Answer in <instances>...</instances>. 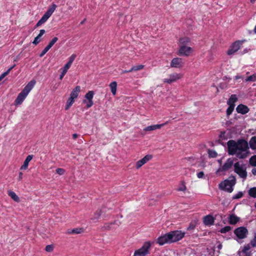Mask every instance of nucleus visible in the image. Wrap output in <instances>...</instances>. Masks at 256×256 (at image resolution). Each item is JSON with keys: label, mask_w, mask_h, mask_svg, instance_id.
I'll return each mask as SVG.
<instances>
[{"label": "nucleus", "mask_w": 256, "mask_h": 256, "mask_svg": "<svg viewBox=\"0 0 256 256\" xmlns=\"http://www.w3.org/2000/svg\"><path fill=\"white\" fill-rule=\"evenodd\" d=\"M76 58V55L74 54H72L69 58L68 62L66 64L68 66L70 67L72 63Z\"/></svg>", "instance_id": "e433bc0d"}, {"label": "nucleus", "mask_w": 256, "mask_h": 256, "mask_svg": "<svg viewBox=\"0 0 256 256\" xmlns=\"http://www.w3.org/2000/svg\"><path fill=\"white\" fill-rule=\"evenodd\" d=\"M52 47V46L48 44L45 48L48 50Z\"/></svg>", "instance_id": "052dcab7"}, {"label": "nucleus", "mask_w": 256, "mask_h": 256, "mask_svg": "<svg viewBox=\"0 0 256 256\" xmlns=\"http://www.w3.org/2000/svg\"><path fill=\"white\" fill-rule=\"evenodd\" d=\"M234 233L238 238L243 239L246 236L248 231L245 227L241 226L236 228Z\"/></svg>", "instance_id": "1a4fd4ad"}, {"label": "nucleus", "mask_w": 256, "mask_h": 256, "mask_svg": "<svg viewBox=\"0 0 256 256\" xmlns=\"http://www.w3.org/2000/svg\"><path fill=\"white\" fill-rule=\"evenodd\" d=\"M228 154L236 155L239 159H244L250 154L248 144L244 140H238L237 141L230 140L227 142Z\"/></svg>", "instance_id": "f257e3e1"}, {"label": "nucleus", "mask_w": 256, "mask_h": 256, "mask_svg": "<svg viewBox=\"0 0 256 256\" xmlns=\"http://www.w3.org/2000/svg\"><path fill=\"white\" fill-rule=\"evenodd\" d=\"M182 76L181 74L173 73L169 75V78H164L163 80L164 82L170 84L177 80H180Z\"/></svg>", "instance_id": "9d476101"}, {"label": "nucleus", "mask_w": 256, "mask_h": 256, "mask_svg": "<svg viewBox=\"0 0 256 256\" xmlns=\"http://www.w3.org/2000/svg\"><path fill=\"white\" fill-rule=\"evenodd\" d=\"M192 52V48L186 46H180L178 52V54L179 56H188L190 55Z\"/></svg>", "instance_id": "ddd939ff"}, {"label": "nucleus", "mask_w": 256, "mask_h": 256, "mask_svg": "<svg viewBox=\"0 0 256 256\" xmlns=\"http://www.w3.org/2000/svg\"><path fill=\"white\" fill-rule=\"evenodd\" d=\"M196 224H197V222L196 221L194 220V221L192 222L188 226V227L187 230H194L196 228Z\"/></svg>", "instance_id": "a19ab883"}, {"label": "nucleus", "mask_w": 256, "mask_h": 256, "mask_svg": "<svg viewBox=\"0 0 256 256\" xmlns=\"http://www.w3.org/2000/svg\"><path fill=\"white\" fill-rule=\"evenodd\" d=\"M110 88L112 93V94L113 95H115L116 94V88H117L116 82H112L110 84Z\"/></svg>", "instance_id": "bb28decb"}, {"label": "nucleus", "mask_w": 256, "mask_h": 256, "mask_svg": "<svg viewBox=\"0 0 256 256\" xmlns=\"http://www.w3.org/2000/svg\"><path fill=\"white\" fill-rule=\"evenodd\" d=\"M236 184V178L234 176H230L229 179L226 180L219 184V188L222 190L232 192L233 190V186Z\"/></svg>", "instance_id": "20e7f679"}, {"label": "nucleus", "mask_w": 256, "mask_h": 256, "mask_svg": "<svg viewBox=\"0 0 256 256\" xmlns=\"http://www.w3.org/2000/svg\"><path fill=\"white\" fill-rule=\"evenodd\" d=\"M236 110L238 113L244 114L248 112L249 108L247 106L242 104H240L236 107Z\"/></svg>", "instance_id": "a211bd4d"}, {"label": "nucleus", "mask_w": 256, "mask_h": 256, "mask_svg": "<svg viewBox=\"0 0 256 256\" xmlns=\"http://www.w3.org/2000/svg\"><path fill=\"white\" fill-rule=\"evenodd\" d=\"M144 68V66L142 64L134 66L130 68V70H132V72L133 71H138V70L143 69Z\"/></svg>", "instance_id": "f704fd0d"}, {"label": "nucleus", "mask_w": 256, "mask_h": 256, "mask_svg": "<svg viewBox=\"0 0 256 256\" xmlns=\"http://www.w3.org/2000/svg\"><path fill=\"white\" fill-rule=\"evenodd\" d=\"M184 66V62L182 58H176L172 60L170 63L172 68H180Z\"/></svg>", "instance_id": "4468645a"}, {"label": "nucleus", "mask_w": 256, "mask_h": 256, "mask_svg": "<svg viewBox=\"0 0 256 256\" xmlns=\"http://www.w3.org/2000/svg\"><path fill=\"white\" fill-rule=\"evenodd\" d=\"M186 190V186L185 184V182L184 181H182L179 184L177 190L179 192H184Z\"/></svg>", "instance_id": "c85d7f7f"}, {"label": "nucleus", "mask_w": 256, "mask_h": 256, "mask_svg": "<svg viewBox=\"0 0 256 256\" xmlns=\"http://www.w3.org/2000/svg\"><path fill=\"white\" fill-rule=\"evenodd\" d=\"M250 146L252 150H256V136L251 138L249 142Z\"/></svg>", "instance_id": "a878e982"}, {"label": "nucleus", "mask_w": 256, "mask_h": 256, "mask_svg": "<svg viewBox=\"0 0 256 256\" xmlns=\"http://www.w3.org/2000/svg\"><path fill=\"white\" fill-rule=\"evenodd\" d=\"M244 195V194L242 192H239L236 194L232 196L233 199H238L240 198H241Z\"/></svg>", "instance_id": "37998d69"}, {"label": "nucleus", "mask_w": 256, "mask_h": 256, "mask_svg": "<svg viewBox=\"0 0 256 256\" xmlns=\"http://www.w3.org/2000/svg\"><path fill=\"white\" fill-rule=\"evenodd\" d=\"M56 172L59 175H63L65 172V170L62 168H58L56 170Z\"/></svg>", "instance_id": "a18cd8bd"}, {"label": "nucleus", "mask_w": 256, "mask_h": 256, "mask_svg": "<svg viewBox=\"0 0 256 256\" xmlns=\"http://www.w3.org/2000/svg\"><path fill=\"white\" fill-rule=\"evenodd\" d=\"M233 165L234 166V160L232 158H228L224 164L218 168V172L228 171Z\"/></svg>", "instance_id": "9b49d317"}, {"label": "nucleus", "mask_w": 256, "mask_h": 256, "mask_svg": "<svg viewBox=\"0 0 256 256\" xmlns=\"http://www.w3.org/2000/svg\"><path fill=\"white\" fill-rule=\"evenodd\" d=\"M234 172L237 174L239 176L244 180L247 177V172L246 168L243 164H240L239 162L234 164Z\"/></svg>", "instance_id": "423d86ee"}, {"label": "nucleus", "mask_w": 256, "mask_h": 256, "mask_svg": "<svg viewBox=\"0 0 256 256\" xmlns=\"http://www.w3.org/2000/svg\"><path fill=\"white\" fill-rule=\"evenodd\" d=\"M250 245L253 246H256V236H255L254 238L250 241Z\"/></svg>", "instance_id": "8fccbe9b"}, {"label": "nucleus", "mask_w": 256, "mask_h": 256, "mask_svg": "<svg viewBox=\"0 0 256 256\" xmlns=\"http://www.w3.org/2000/svg\"><path fill=\"white\" fill-rule=\"evenodd\" d=\"M132 72V70H130V69L129 70H122V73L124 74V73H128V72Z\"/></svg>", "instance_id": "13d9d810"}, {"label": "nucleus", "mask_w": 256, "mask_h": 256, "mask_svg": "<svg viewBox=\"0 0 256 256\" xmlns=\"http://www.w3.org/2000/svg\"><path fill=\"white\" fill-rule=\"evenodd\" d=\"M85 20H83L80 22V24H83L84 23V22H85Z\"/></svg>", "instance_id": "0e129e2a"}, {"label": "nucleus", "mask_w": 256, "mask_h": 256, "mask_svg": "<svg viewBox=\"0 0 256 256\" xmlns=\"http://www.w3.org/2000/svg\"><path fill=\"white\" fill-rule=\"evenodd\" d=\"M252 254H246L244 256H250Z\"/></svg>", "instance_id": "e2e57ef3"}, {"label": "nucleus", "mask_w": 256, "mask_h": 256, "mask_svg": "<svg viewBox=\"0 0 256 256\" xmlns=\"http://www.w3.org/2000/svg\"><path fill=\"white\" fill-rule=\"evenodd\" d=\"M152 244L150 242H146L140 248L136 250L133 256H146L149 254Z\"/></svg>", "instance_id": "0eeeda50"}, {"label": "nucleus", "mask_w": 256, "mask_h": 256, "mask_svg": "<svg viewBox=\"0 0 256 256\" xmlns=\"http://www.w3.org/2000/svg\"><path fill=\"white\" fill-rule=\"evenodd\" d=\"M23 174L22 172H19L18 180H20L22 178Z\"/></svg>", "instance_id": "5fc2aeb1"}, {"label": "nucleus", "mask_w": 256, "mask_h": 256, "mask_svg": "<svg viewBox=\"0 0 256 256\" xmlns=\"http://www.w3.org/2000/svg\"><path fill=\"white\" fill-rule=\"evenodd\" d=\"M74 98H70V97L67 102H66V107H65V110H68L69 109V108L72 106V104H74Z\"/></svg>", "instance_id": "c756f323"}, {"label": "nucleus", "mask_w": 256, "mask_h": 256, "mask_svg": "<svg viewBox=\"0 0 256 256\" xmlns=\"http://www.w3.org/2000/svg\"><path fill=\"white\" fill-rule=\"evenodd\" d=\"M179 42L181 46H186L190 42V40L187 37H184L180 38Z\"/></svg>", "instance_id": "7c9ffc66"}, {"label": "nucleus", "mask_w": 256, "mask_h": 256, "mask_svg": "<svg viewBox=\"0 0 256 256\" xmlns=\"http://www.w3.org/2000/svg\"><path fill=\"white\" fill-rule=\"evenodd\" d=\"M228 106H229L226 110V115L228 116H230L232 114V112H233V110H234V106H232V105H228Z\"/></svg>", "instance_id": "ea45409f"}, {"label": "nucleus", "mask_w": 256, "mask_h": 256, "mask_svg": "<svg viewBox=\"0 0 256 256\" xmlns=\"http://www.w3.org/2000/svg\"><path fill=\"white\" fill-rule=\"evenodd\" d=\"M94 96V92L92 90L89 91L85 95V98L88 100H84L83 102L86 104V106L88 108H90L93 105L92 98Z\"/></svg>", "instance_id": "f8f14e48"}, {"label": "nucleus", "mask_w": 256, "mask_h": 256, "mask_svg": "<svg viewBox=\"0 0 256 256\" xmlns=\"http://www.w3.org/2000/svg\"><path fill=\"white\" fill-rule=\"evenodd\" d=\"M45 30H41L40 31V33L38 34V36L40 38V37L45 33Z\"/></svg>", "instance_id": "864d4df0"}, {"label": "nucleus", "mask_w": 256, "mask_h": 256, "mask_svg": "<svg viewBox=\"0 0 256 256\" xmlns=\"http://www.w3.org/2000/svg\"><path fill=\"white\" fill-rule=\"evenodd\" d=\"M40 38H39V36H37L34 38V40L33 41L32 43L36 45L40 42Z\"/></svg>", "instance_id": "09e8293b"}, {"label": "nucleus", "mask_w": 256, "mask_h": 256, "mask_svg": "<svg viewBox=\"0 0 256 256\" xmlns=\"http://www.w3.org/2000/svg\"><path fill=\"white\" fill-rule=\"evenodd\" d=\"M102 210H96L94 214V215L92 216V220H97L100 218L102 214Z\"/></svg>", "instance_id": "2f4dec72"}, {"label": "nucleus", "mask_w": 256, "mask_h": 256, "mask_svg": "<svg viewBox=\"0 0 256 256\" xmlns=\"http://www.w3.org/2000/svg\"><path fill=\"white\" fill-rule=\"evenodd\" d=\"M230 230H231L230 226H224V228H221V230H220V232L222 234H226L227 232H228L229 231H230Z\"/></svg>", "instance_id": "79ce46f5"}, {"label": "nucleus", "mask_w": 256, "mask_h": 256, "mask_svg": "<svg viewBox=\"0 0 256 256\" xmlns=\"http://www.w3.org/2000/svg\"><path fill=\"white\" fill-rule=\"evenodd\" d=\"M250 244H248L243 247L242 252L245 254H252L250 252H248V251L250 250Z\"/></svg>", "instance_id": "72a5a7b5"}, {"label": "nucleus", "mask_w": 256, "mask_h": 256, "mask_svg": "<svg viewBox=\"0 0 256 256\" xmlns=\"http://www.w3.org/2000/svg\"><path fill=\"white\" fill-rule=\"evenodd\" d=\"M249 162L251 166H256V155L252 156L250 158Z\"/></svg>", "instance_id": "c9c22d12"}, {"label": "nucleus", "mask_w": 256, "mask_h": 256, "mask_svg": "<svg viewBox=\"0 0 256 256\" xmlns=\"http://www.w3.org/2000/svg\"><path fill=\"white\" fill-rule=\"evenodd\" d=\"M152 156L150 154L146 155L141 160H138L136 162V166L137 169L141 168L144 164L146 163L148 161L150 160L152 158Z\"/></svg>", "instance_id": "2eb2a0df"}, {"label": "nucleus", "mask_w": 256, "mask_h": 256, "mask_svg": "<svg viewBox=\"0 0 256 256\" xmlns=\"http://www.w3.org/2000/svg\"><path fill=\"white\" fill-rule=\"evenodd\" d=\"M58 38L56 37H54V38L52 40L50 41V42H49V44L52 46H54V44L58 41Z\"/></svg>", "instance_id": "de8ad7c7"}, {"label": "nucleus", "mask_w": 256, "mask_h": 256, "mask_svg": "<svg viewBox=\"0 0 256 256\" xmlns=\"http://www.w3.org/2000/svg\"><path fill=\"white\" fill-rule=\"evenodd\" d=\"M256 81V74L248 76L246 79V82H255Z\"/></svg>", "instance_id": "58836bf2"}, {"label": "nucleus", "mask_w": 256, "mask_h": 256, "mask_svg": "<svg viewBox=\"0 0 256 256\" xmlns=\"http://www.w3.org/2000/svg\"><path fill=\"white\" fill-rule=\"evenodd\" d=\"M168 122H166L162 124H154L152 126H148L146 128H145L144 129V131H152L156 129H160L162 126H164L165 125L167 124H168Z\"/></svg>", "instance_id": "dca6fc26"}, {"label": "nucleus", "mask_w": 256, "mask_h": 256, "mask_svg": "<svg viewBox=\"0 0 256 256\" xmlns=\"http://www.w3.org/2000/svg\"><path fill=\"white\" fill-rule=\"evenodd\" d=\"M80 91V87L79 86H77L75 87V88L72 90L70 93V98H73L74 99H76Z\"/></svg>", "instance_id": "aec40b11"}, {"label": "nucleus", "mask_w": 256, "mask_h": 256, "mask_svg": "<svg viewBox=\"0 0 256 256\" xmlns=\"http://www.w3.org/2000/svg\"><path fill=\"white\" fill-rule=\"evenodd\" d=\"M238 100V98L236 94L231 95L230 98L227 102V104L228 105H232L235 106L234 103Z\"/></svg>", "instance_id": "5701e85b"}, {"label": "nucleus", "mask_w": 256, "mask_h": 256, "mask_svg": "<svg viewBox=\"0 0 256 256\" xmlns=\"http://www.w3.org/2000/svg\"><path fill=\"white\" fill-rule=\"evenodd\" d=\"M78 137V135L76 134H72V138L74 139H76Z\"/></svg>", "instance_id": "bf43d9fd"}, {"label": "nucleus", "mask_w": 256, "mask_h": 256, "mask_svg": "<svg viewBox=\"0 0 256 256\" xmlns=\"http://www.w3.org/2000/svg\"><path fill=\"white\" fill-rule=\"evenodd\" d=\"M248 192L250 196L253 198H256V187L250 188Z\"/></svg>", "instance_id": "cd10ccee"}, {"label": "nucleus", "mask_w": 256, "mask_h": 256, "mask_svg": "<svg viewBox=\"0 0 256 256\" xmlns=\"http://www.w3.org/2000/svg\"><path fill=\"white\" fill-rule=\"evenodd\" d=\"M48 52V50L44 48L40 54V56L42 57Z\"/></svg>", "instance_id": "3c124183"}, {"label": "nucleus", "mask_w": 256, "mask_h": 256, "mask_svg": "<svg viewBox=\"0 0 256 256\" xmlns=\"http://www.w3.org/2000/svg\"><path fill=\"white\" fill-rule=\"evenodd\" d=\"M84 232L82 228H76L72 230H68L67 232L68 234H79Z\"/></svg>", "instance_id": "b1692460"}, {"label": "nucleus", "mask_w": 256, "mask_h": 256, "mask_svg": "<svg viewBox=\"0 0 256 256\" xmlns=\"http://www.w3.org/2000/svg\"><path fill=\"white\" fill-rule=\"evenodd\" d=\"M56 8V4H52V6L48 8L47 11L45 12V14L43 15L42 18L36 23V26L38 27L44 24L52 16V13L55 10Z\"/></svg>", "instance_id": "39448f33"}, {"label": "nucleus", "mask_w": 256, "mask_h": 256, "mask_svg": "<svg viewBox=\"0 0 256 256\" xmlns=\"http://www.w3.org/2000/svg\"><path fill=\"white\" fill-rule=\"evenodd\" d=\"M254 1H255V0H250V2H254Z\"/></svg>", "instance_id": "69168bd1"}, {"label": "nucleus", "mask_w": 256, "mask_h": 256, "mask_svg": "<svg viewBox=\"0 0 256 256\" xmlns=\"http://www.w3.org/2000/svg\"><path fill=\"white\" fill-rule=\"evenodd\" d=\"M32 155H28V156H27V157L26 158V160L24 161V164H22V166L20 169L21 170H26L28 168V163L32 160Z\"/></svg>", "instance_id": "412c9836"}, {"label": "nucleus", "mask_w": 256, "mask_h": 256, "mask_svg": "<svg viewBox=\"0 0 256 256\" xmlns=\"http://www.w3.org/2000/svg\"><path fill=\"white\" fill-rule=\"evenodd\" d=\"M246 40H238L234 42L228 50L227 54L229 56L234 54L240 48L241 45Z\"/></svg>", "instance_id": "6e6552de"}, {"label": "nucleus", "mask_w": 256, "mask_h": 256, "mask_svg": "<svg viewBox=\"0 0 256 256\" xmlns=\"http://www.w3.org/2000/svg\"><path fill=\"white\" fill-rule=\"evenodd\" d=\"M45 250L47 252H52L54 250L53 245H52V244L47 245L46 246Z\"/></svg>", "instance_id": "c03bdc74"}, {"label": "nucleus", "mask_w": 256, "mask_h": 256, "mask_svg": "<svg viewBox=\"0 0 256 256\" xmlns=\"http://www.w3.org/2000/svg\"><path fill=\"white\" fill-rule=\"evenodd\" d=\"M16 66V64L13 65L10 68H9L8 70H10H10Z\"/></svg>", "instance_id": "680f3d73"}, {"label": "nucleus", "mask_w": 256, "mask_h": 256, "mask_svg": "<svg viewBox=\"0 0 256 256\" xmlns=\"http://www.w3.org/2000/svg\"><path fill=\"white\" fill-rule=\"evenodd\" d=\"M254 207L256 208V202L254 204Z\"/></svg>", "instance_id": "338daca9"}, {"label": "nucleus", "mask_w": 256, "mask_h": 256, "mask_svg": "<svg viewBox=\"0 0 256 256\" xmlns=\"http://www.w3.org/2000/svg\"><path fill=\"white\" fill-rule=\"evenodd\" d=\"M240 220V218L234 214H232L230 216L229 222L231 224H235Z\"/></svg>", "instance_id": "4be33fe9"}, {"label": "nucleus", "mask_w": 256, "mask_h": 256, "mask_svg": "<svg viewBox=\"0 0 256 256\" xmlns=\"http://www.w3.org/2000/svg\"><path fill=\"white\" fill-rule=\"evenodd\" d=\"M10 73V70H8L6 72L2 74L0 76V81L2 80L6 76Z\"/></svg>", "instance_id": "49530a36"}, {"label": "nucleus", "mask_w": 256, "mask_h": 256, "mask_svg": "<svg viewBox=\"0 0 256 256\" xmlns=\"http://www.w3.org/2000/svg\"><path fill=\"white\" fill-rule=\"evenodd\" d=\"M185 235V232L180 230L171 231L158 237L156 240L160 246H162L166 244H171L176 242L182 240Z\"/></svg>", "instance_id": "f03ea898"}, {"label": "nucleus", "mask_w": 256, "mask_h": 256, "mask_svg": "<svg viewBox=\"0 0 256 256\" xmlns=\"http://www.w3.org/2000/svg\"><path fill=\"white\" fill-rule=\"evenodd\" d=\"M249 74V72H246V74Z\"/></svg>", "instance_id": "774afa93"}, {"label": "nucleus", "mask_w": 256, "mask_h": 256, "mask_svg": "<svg viewBox=\"0 0 256 256\" xmlns=\"http://www.w3.org/2000/svg\"><path fill=\"white\" fill-rule=\"evenodd\" d=\"M36 82L35 80H32L25 86L23 90L18 94L15 100V102L16 104H20L23 102L29 92L34 87Z\"/></svg>", "instance_id": "7ed1b4c3"}, {"label": "nucleus", "mask_w": 256, "mask_h": 256, "mask_svg": "<svg viewBox=\"0 0 256 256\" xmlns=\"http://www.w3.org/2000/svg\"><path fill=\"white\" fill-rule=\"evenodd\" d=\"M240 78L242 79L243 77L240 76H239V75H237V76H235V77H234V79L235 80H238V79H240Z\"/></svg>", "instance_id": "6e6d98bb"}, {"label": "nucleus", "mask_w": 256, "mask_h": 256, "mask_svg": "<svg viewBox=\"0 0 256 256\" xmlns=\"http://www.w3.org/2000/svg\"><path fill=\"white\" fill-rule=\"evenodd\" d=\"M116 224L118 226H120V223L117 221L112 222L106 223L102 226V228L104 230H109L113 228L112 226Z\"/></svg>", "instance_id": "6ab92c4d"}, {"label": "nucleus", "mask_w": 256, "mask_h": 256, "mask_svg": "<svg viewBox=\"0 0 256 256\" xmlns=\"http://www.w3.org/2000/svg\"><path fill=\"white\" fill-rule=\"evenodd\" d=\"M204 176V173L203 172H200L197 174V176L199 178H202Z\"/></svg>", "instance_id": "603ef678"}, {"label": "nucleus", "mask_w": 256, "mask_h": 256, "mask_svg": "<svg viewBox=\"0 0 256 256\" xmlns=\"http://www.w3.org/2000/svg\"><path fill=\"white\" fill-rule=\"evenodd\" d=\"M70 67L68 66L65 64L64 66V68H62V74H61L60 75V80H62L64 76L66 74V73L68 70L69 69Z\"/></svg>", "instance_id": "473e14b6"}, {"label": "nucleus", "mask_w": 256, "mask_h": 256, "mask_svg": "<svg viewBox=\"0 0 256 256\" xmlns=\"http://www.w3.org/2000/svg\"><path fill=\"white\" fill-rule=\"evenodd\" d=\"M208 156L210 158H216L217 156V153L216 151L212 150H208Z\"/></svg>", "instance_id": "4c0bfd02"}, {"label": "nucleus", "mask_w": 256, "mask_h": 256, "mask_svg": "<svg viewBox=\"0 0 256 256\" xmlns=\"http://www.w3.org/2000/svg\"><path fill=\"white\" fill-rule=\"evenodd\" d=\"M215 218L211 215H207L204 218L203 222L206 226H212L214 224Z\"/></svg>", "instance_id": "f3484780"}, {"label": "nucleus", "mask_w": 256, "mask_h": 256, "mask_svg": "<svg viewBox=\"0 0 256 256\" xmlns=\"http://www.w3.org/2000/svg\"><path fill=\"white\" fill-rule=\"evenodd\" d=\"M252 174L256 176V168H252Z\"/></svg>", "instance_id": "4d7b16f0"}, {"label": "nucleus", "mask_w": 256, "mask_h": 256, "mask_svg": "<svg viewBox=\"0 0 256 256\" xmlns=\"http://www.w3.org/2000/svg\"><path fill=\"white\" fill-rule=\"evenodd\" d=\"M8 196H10L14 201L16 202H20L19 197L14 192L10 190L8 192Z\"/></svg>", "instance_id": "393cba45"}]
</instances>
